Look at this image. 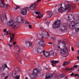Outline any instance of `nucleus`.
Masks as SVG:
<instances>
[{
  "label": "nucleus",
  "instance_id": "10",
  "mask_svg": "<svg viewBox=\"0 0 79 79\" xmlns=\"http://www.w3.org/2000/svg\"><path fill=\"white\" fill-rule=\"evenodd\" d=\"M38 44L39 45L41 46L39 47H40L41 49H44V48L45 47V44L44 41L43 40H40L38 43Z\"/></svg>",
  "mask_w": 79,
  "mask_h": 79
},
{
  "label": "nucleus",
  "instance_id": "34",
  "mask_svg": "<svg viewBox=\"0 0 79 79\" xmlns=\"http://www.w3.org/2000/svg\"><path fill=\"white\" fill-rule=\"evenodd\" d=\"M19 8V6H16V8H15V10H18V9Z\"/></svg>",
  "mask_w": 79,
  "mask_h": 79
},
{
  "label": "nucleus",
  "instance_id": "56",
  "mask_svg": "<svg viewBox=\"0 0 79 79\" xmlns=\"http://www.w3.org/2000/svg\"><path fill=\"white\" fill-rule=\"evenodd\" d=\"M10 6L6 4V7H8V6Z\"/></svg>",
  "mask_w": 79,
  "mask_h": 79
},
{
  "label": "nucleus",
  "instance_id": "46",
  "mask_svg": "<svg viewBox=\"0 0 79 79\" xmlns=\"http://www.w3.org/2000/svg\"><path fill=\"white\" fill-rule=\"evenodd\" d=\"M2 67L3 68V69H5V66H4V65H3L2 66Z\"/></svg>",
  "mask_w": 79,
  "mask_h": 79
},
{
  "label": "nucleus",
  "instance_id": "3",
  "mask_svg": "<svg viewBox=\"0 0 79 79\" xmlns=\"http://www.w3.org/2000/svg\"><path fill=\"white\" fill-rule=\"evenodd\" d=\"M8 23L10 26H11L14 29L18 28L19 26V22L18 21L14 22L13 20H10L8 22Z\"/></svg>",
  "mask_w": 79,
  "mask_h": 79
},
{
  "label": "nucleus",
  "instance_id": "29",
  "mask_svg": "<svg viewBox=\"0 0 79 79\" xmlns=\"http://www.w3.org/2000/svg\"><path fill=\"white\" fill-rule=\"evenodd\" d=\"M24 22V18H23L22 17H21V21H20V23H23Z\"/></svg>",
  "mask_w": 79,
  "mask_h": 79
},
{
  "label": "nucleus",
  "instance_id": "13",
  "mask_svg": "<svg viewBox=\"0 0 79 79\" xmlns=\"http://www.w3.org/2000/svg\"><path fill=\"white\" fill-rule=\"evenodd\" d=\"M35 14L36 15H38V16L37 17V18H39V19H40V17L42 18L44 15L42 14V12H35Z\"/></svg>",
  "mask_w": 79,
  "mask_h": 79
},
{
  "label": "nucleus",
  "instance_id": "35",
  "mask_svg": "<svg viewBox=\"0 0 79 79\" xmlns=\"http://www.w3.org/2000/svg\"><path fill=\"white\" fill-rule=\"evenodd\" d=\"M74 69V67H72L70 69H69V71H70V70H73V69Z\"/></svg>",
  "mask_w": 79,
  "mask_h": 79
},
{
  "label": "nucleus",
  "instance_id": "25",
  "mask_svg": "<svg viewBox=\"0 0 79 79\" xmlns=\"http://www.w3.org/2000/svg\"><path fill=\"white\" fill-rule=\"evenodd\" d=\"M65 76H66V75H64L63 74H61L59 75V78L61 79L62 78H63V77H64Z\"/></svg>",
  "mask_w": 79,
  "mask_h": 79
},
{
  "label": "nucleus",
  "instance_id": "4",
  "mask_svg": "<svg viewBox=\"0 0 79 79\" xmlns=\"http://www.w3.org/2000/svg\"><path fill=\"white\" fill-rule=\"evenodd\" d=\"M40 73L41 72L40 70H38L36 68H35L33 70L32 73L30 76V77L31 79H34L37 76L38 74Z\"/></svg>",
  "mask_w": 79,
  "mask_h": 79
},
{
  "label": "nucleus",
  "instance_id": "47",
  "mask_svg": "<svg viewBox=\"0 0 79 79\" xmlns=\"http://www.w3.org/2000/svg\"><path fill=\"white\" fill-rule=\"evenodd\" d=\"M65 69L66 70V71H69V69H68V68H66Z\"/></svg>",
  "mask_w": 79,
  "mask_h": 79
},
{
  "label": "nucleus",
  "instance_id": "51",
  "mask_svg": "<svg viewBox=\"0 0 79 79\" xmlns=\"http://www.w3.org/2000/svg\"><path fill=\"white\" fill-rule=\"evenodd\" d=\"M19 61L20 63H21V64H22V63H21V60H19Z\"/></svg>",
  "mask_w": 79,
  "mask_h": 79
},
{
  "label": "nucleus",
  "instance_id": "33",
  "mask_svg": "<svg viewBox=\"0 0 79 79\" xmlns=\"http://www.w3.org/2000/svg\"><path fill=\"white\" fill-rule=\"evenodd\" d=\"M25 10H28V11H29L30 10V7H26L25 8Z\"/></svg>",
  "mask_w": 79,
  "mask_h": 79
},
{
  "label": "nucleus",
  "instance_id": "36",
  "mask_svg": "<svg viewBox=\"0 0 79 79\" xmlns=\"http://www.w3.org/2000/svg\"><path fill=\"white\" fill-rule=\"evenodd\" d=\"M25 24H27L29 25L30 24V23L27 22V21H26L25 23Z\"/></svg>",
  "mask_w": 79,
  "mask_h": 79
},
{
  "label": "nucleus",
  "instance_id": "28",
  "mask_svg": "<svg viewBox=\"0 0 79 79\" xmlns=\"http://www.w3.org/2000/svg\"><path fill=\"white\" fill-rule=\"evenodd\" d=\"M58 43H59V45H60V43H62V44H64V45H65V44H66V43H65V42L63 41V42H62L60 40H59Z\"/></svg>",
  "mask_w": 79,
  "mask_h": 79
},
{
  "label": "nucleus",
  "instance_id": "38",
  "mask_svg": "<svg viewBox=\"0 0 79 79\" xmlns=\"http://www.w3.org/2000/svg\"><path fill=\"white\" fill-rule=\"evenodd\" d=\"M52 40H55V37H52Z\"/></svg>",
  "mask_w": 79,
  "mask_h": 79
},
{
  "label": "nucleus",
  "instance_id": "9",
  "mask_svg": "<svg viewBox=\"0 0 79 79\" xmlns=\"http://www.w3.org/2000/svg\"><path fill=\"white\" fill-rule=\"evenodd\" d=\"M70 8V6H66L65 7V8H63V7L61 6L59 9H58V11L59 13H63V11H64L68 10V8Z\"/></svg>",
  "mask_w": 79,
  "mask_h": 79
},
{
  "label": "nucleus",
  "instance_id": "57",
  "mask_svg": "<svg viewBox=\"0 0 79 79\" xmlns=\"http://www.w3.org/2000/svg\"><path fill=\"white\" fill-rule=\"evenodd\" d=\"M48 44H52V43H49Z\"/></svg>",
  "mask_w": 79,
  "mask_h": 79
},
{
  "label": "nucleus",
  "instance_id": "40",
  "mask_svg": "<svg viewBox=\"0 0 79 79\" xmlns=\"http://www.w3.org/2000/svg\"><path fill=\"white\" fill-rule=\"evenodd\" d=\"M77 65H75L73 66L74 68H77Z\"/></svg>",
  "mask_w": 79,
  "mask_h": 79
},
{
  "label": "nucleus",
  "instance_id": "16",
  "mask_svg": "<svg viewBox=\"0 0 79 79\" xmlns=\"http://www.w3.org/2000/svg\"><path fill=\"white\" fill-rule=\"evenodd\" d=\"M15 47L16 49H18V53L21 52V50L20 49V47L18 44H16L15 46Z\"/></svg>",
  "mask_w": 79,
  "mask_h": 79
},
{
  "label": "nucleus",
  "instance_id": "50",
  "mask_svg": "<svg viewBox=\"0 0 79 79\" xmlns=\"http://www.w3.org/2000/svg\"><path fill=\"white\" fill-rule=\"evenodd\" d=\"M2 76H5V73H2L1 75Z\"/></svg>",
  "mask_w": 79,
  "mask_h": 79
},
{
  "label": "nucleus",
  "instance_id": "42",
  "mask_svg": "<svg viewBox=\"0 0 79 79\" xmlns=\"http://www.w3.org/2000/svg\"><path fill=\"white\" fill-rule=\"evenodd\" d=\"M28 27H29V28L31 29V28H32V26H31V25H29L28 26Z\"/></svg>",
  "mask_w": 79,
  "mask_h": 79
},
{
  "label": "nucleus",
  "instance_id": "44",
  "mask_svg": "<svg viewBox=\"0 0 79 79\" xmlns=\"http://www.w3.org/2000/svg\"><path fill=\"white\" fill-rule=\"evenodd\" d=\"M70 76H74V74L73 73H72L70 75Z\"/></svg>",
  "mask_w": 79,
  "mask_h": 79
},
{
  "label": "nucleus",
  "instance_id": "62",
  "mask_svg": "<svg viewBox=\"0 0 79 79\" xmlns=\"http://www.w3.org/2000/svg\"><path fill=\"white\" fill-rule=\"evenodd\" d=\"M52 66L53 67H54L55 66V65H52Z\"/></svg>",
  "mask_w": 79,
  "mask_h": 79
},
{
  "label": "nucleus",
  "instance_id": "24",
  "mask_svg": "<svg viewBox=\"0 0 79 79\" xmlns=\"http://www.w3.org/2000/svg\"><path fill=\"white\" fill-rule=\"evenodd\" d=\"M25 43L26 44H29L30 47L32 46V43L30 41H26Z\"/></svg>",
  "mask_w": 79,
  "mask_h": 79
},
{
  "label": "nucleus",
  "instance_id": "41",
  "mask_svg": "<svg viewBox=\"0 0 79 79\" xmlns=\"http://www.w3.org/2000/svg\"><path fill=\"white\" fill-rule=\"evenodd\" d=\"M19 56V54H16V60H17V57H18V56Z\"/></svg>",
  "mask_w": 79,
  "mask_h": 79
},
{
  "label": "nucleus",
  "instance_id": "55",
  "mask_svg": "<svg viewBox=\"0 0 79 79\" xmlns=\"http://www.w3.org/2000/svg\"><path fill=\"white\" fill-rule=\"evenodd\" d=\"M40 28H41V29H44V27H40Z\"/></svg>",
  "mask_w": 79,
  "mask_h": 79
},
{
  "label": "nucleus",
  "instance_id": "23",
  "mask_svg": "<svg viewBox=\"0 0 79 79\" xmlns=\"http://www.w3.org/2000/svg\"><path fill=\"white\" fill-rule=\"evenodd\" d=\"M51 63H52V64H55L56 63H59V61L58 60L55 61L53 60H51Z\"/></svg>",
  "mask_w": 79,
  "mask_h": 79
},
{
  "label": "nucleus",
  "instance_id": "1",
  "mask_svg": "<svg viewBox=\"0 0 79 79\" xmlns=\"http://www.w3.org/2000/svg\"><path fill=\"white\" fill-rule=\"evenodd\" d=\"M41 47H38L36 48L35 50H34L33 51V52L35 54H37V52L39 54H41V53H44V56H45V57H46L47 58H48L50 56V52L46 51L45 52V51L44 50V49H42L41 48ZM35 50H36L37 52Z\"/></svg>",
  "mask_w": 79,
  "mask_h": 79
},
{
  "label": "nucleus",
  "instance_id": "60",
  "mask_svg": "<svg viewBox=\"0 0 79 79\" xmlns=\"http://www.w3.org/2000/svg\"><path fill=\"white\" fill-rule=\"evenodd\" d=\"M75 2H77V0H74Z\"/></svg>",
  "mask_w": 79,
  "mask_h": 79
},
{
  "label": "nucleus",
  "instance_id": "32",
  "mask_svg": "<svg viewBox=\"0 0 79 79\" xmlns=\"http://www.w3.org/2000/svg\"><path fill=\"white\" fill-rule=\"evenodd\" d=\"M1 2V5H3V4L5 3H4V0H2Z\"/></svg>",
  "mask_w": 79,
  "mask_h": 79
},
{
  "label": "nucleus",
  "instance_id": "45",
  "mask_svg": "<svg viewBox=\"0 0 79 79\" xmlns=\"http://www.w3.org/2000/svg\"><path fill=\"white\" fill-rule=\"evenodd\" d=\"M76 46L77 47H79V42L78 43V44H76Z\"/></svg>",
  "mask_w": 79,
  "mask_h": 79
},
{
  "label": "nucleus",
  "instance_id": "8",
  "mask_svg": "<svg viewBox=\"0 0 79 79\" xmlns=\"http://www.w3.org/2000/svg\"><path fill=\"white\" fill-rule=\"evenodd\" d=\"M40 1H41V0H38L33 4L31 5L30 6V8L31 10V8H33L34 10H36V5H38L39 2H40Z\"/></svg>",
  "mask_w": 79,
  "mask_h": 79
},
{
  "label": "nucleus",
  "instance_id": "31",
  "mask_svg": "<svg viewBox=\"0 0 79 79\" xmlns=\"http://www.w3.org/2000/svg\"><path fill=\"white\" fill-rule=\"evenodd\" d=\"M37 37H38L39 39H40V38L41 39H43V36H42L40 35H39V36L37 35Z\"/></svg>",
  "mask_w": 79,
  "mask_h": 79
},
{
  "label": "nucleus",
  "instance_id": "20",
  "mask_svg": "<svg viewBox=\"0 0 79 79\" xmlns=\"http://www.w3.org/2000/svg\"><path fill=\"white\" fill-rule=\"evenodd\" d=\"M48 14V15L50 18L53 15V12L52 11H48L47 12Z\"/></svg>",
  "mask_w": 79,
  "mask_h": 79
},
{
  "label": "nucleus",
  "instance_id": "17",
  "mask_svg": "<svg viewBox=\"0 0 79 79\" xmlns=\"http://www.w3.org/2000/svg\"><path fill=\"white\" fill-rule=\"evenodd\" d=\"M73 18L74 19V17H73V15L72 14H69L68 15V18L69 20H71L72 18Z\"/></svg>",
  "mask_w": 79,
  "mask_h": 79
},
{
  "label": "nucleus",
  "instance_id": "5",
  "mask_svg": "<svg viewBox=\"0 0 79 79\" xmlns=\"http://www.w3.org/2000/svg\"><path fill=\"white\" fill-rule=\"evenodd\" d=\"M57 50L59 51H60V53L61 54H63L64 55H67V56H68V49H67L66 47L65 46L63 47V48L62 49H61L60 47L58 46Z\"/></svg>",
  "mask_w": 79,
  "mask_h": 79
},
{
  "label": "nucleus",
  "instance_id": "14",
  "mask_svg": "<svg viewBox=\"0 0 79 79\" xmlns=\"http://www.w3.org/2000/svg\"><path fill=\"white\" fill-rule=\"evenodd\" d=\"M21 14L23 15H26L27 14V10L25 9V8L22 10L21 12Z\"/></svg>",
  "mask_w": 79,
  "mask_h": 79
},
{
  "label": "nucleus",
  "instance_id": "7",
  "mask_svg": "<svg viewBox=\"0 0 79 79\" xmlns=\"http://www.w3.org/2000/svg\"><path fill=\"white\" fill-rule=\"evenodd\" d=\"M61 25L60 20H58L55 22L52 25V27L55 29H56L60 27Z\"/></svg>",
  "mask_w": 79,
  "mask_h": 79
},
{
  "label": "nucleus",
  "instance_id": "19",
  "mask_svg": "<svg viewBox=\"0 0 79 79\" xmlns=\"http://www.w3.org/2000/svg\"><path fill=\"white\" fill-rule=\"evenodd\" d=\"M43 35H45L47 37V38H48L49 37H50V36L49 35V34H48V32L45 31H44L43 32Z\"/></svg>",
  "mask_w": 79,
  "mask_h": 79
},
{
  "label": "nucleus",
  "instance_id": "61",
  "mask_svg": "<svg viewBox=\"0 0 79 79\" xmlns=\"http://www.w3.org/2000/svg\"><path fill=\"white\" fill-rule=\"evenodd\" d=\"M7 68L8 69H10V68H9L8 67Z\"/></svg>",
  "mask_w": 79,
  "mask_h": 79
},
{
  "label": "nucleus",
  "instance_id": "6",
  "mask_svg": "<svg viewBox=\"0 0 79 79\" xmlns=\"http://www.w3.org/2000/svg\"><path fill=\"white\" fill-rule=\"evenodd\" d=\"M78 24L79 25V22L75 23V22L73 21L70 22L69 27L72 29H76V27L78 26Z\"/></svg>",
  "mask_w": 79,
  "mask_h": 79
},
{
  "label": "nucleus",
  "instance_id": "15",
  "mask_svg": "<svg viewBox=\"0 0 79 79\" xmlns=\"http://www.w3.org/2000/svg\"><path fill=\"white\" fill-rule=\"evenodd\" d=\"M54 74H49L46 76L45 79H51L52 77H53Z\"/></svg>",
  "mask_w": 79,
  "mask_h": 79
},
{
  "label": "nucleus",
  "instance_id": "37",
  "mask_svg": "<svg viewBox=\"0 0 79 79\" xmlns=\"http://www.w3.org/2000/svg\"><path fill=\"white\" fill-rule=\"evenodd\" d=\"M52 55H53V56H56V53L55 52H54L53 53Z\"/></svg>",
  "mask_w": 79,
  "mask_h": 79
},
{
  "label": "nucleus",
  "instance_id": "18",
  "mask_svg": "<svg viewBox=\"0 0 79 79\" xmlns=\"http://www.w3.org/2000/svg\"><path fill=\"white\" fill-rule=\"evenodd\" d=\"M67 6H69L70 8H68V10H70L71 8H72V9L76 8V6H75V5L74 4L72 5L71 6L69 5H67Z\"/></svg>",
  "mask_w": 79,
  "mask_h": 79
},
{
  "label": "nucleus",
  "instance_id": "27",
  "mask_svg": "<svg viewBox=\"0 0 79 79\" xmlns=\"http://www.w3.org/2000/svg\"><path fill=\"white\" fill-rule=\"evenodd\" d=\"M1 7L6 8V4L5 3L4 4H2V5H1Z\"/></svg>",
  "mask_w": 79,
  "mask_h": 79
},
{
  "label": "nucleus",
  "instance_id": "22",
  "mask_svg": "<svg viewBox=\"0 0 79 79\" xmlns=\"http://www.w3.org/2000/svg\"><path fill=\"white\" fill-rule=\"evenodd\" d=\"M15 76H16L14 77L15 79H19L20 77V74H17V75L14 74Z\"/></svg>",
  "mask_w": 79,
  "mask_h": 79
},
{
  "label": "nucleus",
  "instance_id": "2",
  "mask_svg": "<svg viewBox=\"0 0 79 79\" xmlns=\"http://www.w3.org/2000/svg\"><path fill=\"white\" fill-rule=\"evenodd\" d=\"M10 35V41L8 44L9 46L10 47H13V45H15L16 43V42H14V37L15 35V33H11L10 31H8L5 33V35ZM11 43H13V44H11Z\"/></svg>",
  "mask_w": 79,
  "mask_h": 79
},
{
  "label": "nucleus",
  "instance_id": "21",
  "mask_svg": "<svg viewBox=\"0 0 79 79\" xmlns=\"http://www.w3.org/2000/svg\"><path fill=\"white\" fill-rule=\"evenodd\" d=\"M66 27H67L66 26H63L61 28H60V31H61V32H63V31L66 29Z\"/></svg>",
  "mask_w": 79,
  "mask_h": 79
},
{
  "label": "nucleus",
  "instance_id": "63",
  "mask_svg": "<svg viewBox=\"0 0 79 79\" xmlns=\"http://www.w3.org/2000/svg\"><path fill=\"white\" fill-rule=\"evenodd\" d=\"M77 71H79V69H78V70H77Z\"/></svg>",
  "mask_w": 79,
  "mask_h": 79
},
{
  "label": "nucleus",
  "instance_id": "64",
  "mask_svg": "<svg viewBox=\"0 0 79 79\" xmlns=\"http://www.w3.org/2000/svg\"><path fill=\"white\" fill-rule=\"evenodd\" d=\"M60 5L61 6L62 5V4H61Z\"/></svg>",
  "mask_w": 79,
  "mask_h": 79
},
{
  "label": "nucleus",
  "instance_id": "48",
  "mask_svg": "<svg viewBox=\"0 0 79 79\" xmlns=\"http://www.w3.org/2000/svg\"><path fill=\"white\" fill-rule=\"evenodd\" d=\"M71 50L72 51H74V48L73 47H71Z\"/></svg>",
  "mask_w": 79,
  "mask_h": 79
},
{
  "label": "nucleus",
  "instance_id": "58",
  "mask_svg": "<svg viewBox=\"0 0 79 79\" xmlns=\"http://www.w3.org/2000/svg\"><path fill=\"white\" fill-rule=\"evenodd\" d=\"M28 79V78L27 77H25V79Z\"/></svg>",
  "mask_w": 79,
  "mask_h": 79
},
{
  "label": "nucleus",
  "instance_id": "52",
  "mask_svg": "<svg viewBox=\"0 0 79 79\" xmlns=\"http://www.w3.org/2000/svg\"><path fill=\"white\" fill-rule=\"evenodd\" d=\"M8 76H6V77L4 78V79H8Z\"/></svg>",
  "mask_w": 79,
  "mask_h": 79
},
{
  "label": "nucleus",
  "instance_id": "43",
  "mask_svg": "<svg viewBox=\"0 0 79 79\" xmlns=\"http://www.w3.org/2000/svg\"><path fill=\"white\" fill-rule=\"evenodd\" d=\"M4 66H5V68H8V66H7V65H6V64L4 65Z\"/></svg>",
  "mask_w": 79,
  "mask_h": 79
},
{
  "label": "nucleus",
  "instance_id": "54",
  "mask_svg": "<svg viewBox=\"0 0 79 79\" xmlns=\"http://www.w3.org/2000/svg\"><path fill=\"white\" fill-rule=\"evenodd\" d=\"M77 59L78 60H79V56H78L77 57Z\"/></svg>",
  "mask_w": 79,
  "mask_h": 79
},
{
  "label": "nucleus",
  "instance_id": "11",
  "mask_svg": "<svg viewBox=\"0 0 79 79\" xmlns=\"http://www.w3.org/2000/svg\"><path fill=\"white\" fill-rule=\"evenodd\" d=\"M19 70V68H15L14 69V70L13 72V74H14L17 75L20 74V73Z\"/></svg>",
  "mask_w": 79,
  "mask_h": 79
},
{
  "label": "nucleus",
  "instance_id": "30",
  "mask_svg": "<svg viewBox=\"0 0 79 79\" xmlns=\"http://www.w3.org/2000/svg\"><path fill=\"white\" fill-rule=\"evenodd\" d=\"M54 53V52H53V51H51L50 52H49V54H50V56H51V55H53V54Z\"/></svg>",
  "mask_w": 79,
  "mask_h": 79
},
{
  "label": "nucleus",
  "instance_id": "12",
  "mask_svg": "<svg viewBox=\"0 0 79 79\" xmlns=\"http://www.w3.org/2000/svg\"><path fill=\"white\" fill-rule=\"evenodd\" d=\"M0 19L1 20V21H4V19H7V17H6V14H2L0 15Z\"/></svg>",
  "mask_w": 79,
  "mask_h": 79
},
{
  "label": "nucleus",
  "instance_id": "39",
  "mask_svg": "<svg viewBox=\"0 0 79 79\" xmlns=\"http://www.w3.org/2000/svg\"><path fill=\"white\" fill-rule=\"evenodd\" d=\"M74 76H77V77H79V74H76L74 75Z\"/></svg>",
  "mask_w": 79,
  "mask_h": 79
},
{
  "label": "nucleus",
  "instance_id": "59",
  "mask_svg": "<svg viewBox=\"0 0 79 79\" xmlns=\"http://www.w3.org/2000/svg\"><path fill=\"white\" fill-rule=\"evenodd\" d=\"M65 79H68V77L66 76V77H65Z\"/></svg>",
  "mask_w": 79,
  "mask_h": 79
},
{
  "label": "nucleus",
  "instance_id": "49",
  "mask_svg": "<svg viewBox=\"0 0 79 79\" xmlns=\"http://www.w3.org/2000/svg\"><path fill=\"white\" fill-rule=\"evenodd\" d=\"M3 31L4 32H6V29H5L3 30Z\"/></svg>",
  "mask_w": 79,
  "mask_h": 79
},
{
  "label": "nucleus",
  "instance_id": "26",
  "mask_svg": "<svg viewBox=\"0 0 79 79\" xmlns=\"http://www.w3.org/2000/svg\"><path fill=\"white\" fill-rule=\"evenodd\" d=\"M69 64V62H68V61H65L64 64H63V66H66L68 64Z\"/></svg>",
  "mask_w": 79,
  "mask_h": 79
},
{
  "label": "nucleus",
  "instance_id": "53",
  "mask_svg": "<svg viewBox=\"0 0 79 79\" xmlns=\"http://www.w3.org/2000/svg\"><path fill=\"white\" fill-rule=\"evenodd\" d=\"M1 72H2V68L0 67V73H1Z\"/></svg>",
  "mask_w": 79,
  "mask_h": 79
}]
</instances>
